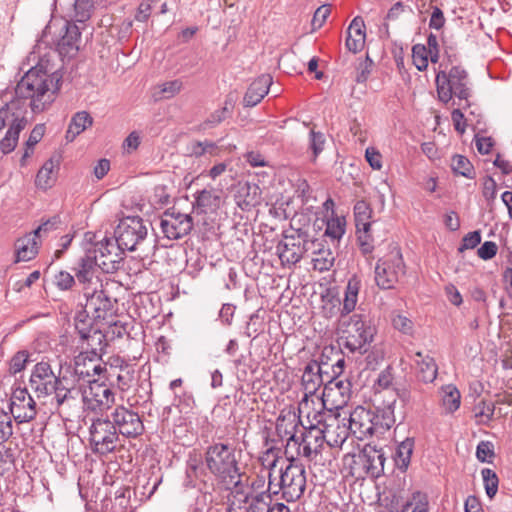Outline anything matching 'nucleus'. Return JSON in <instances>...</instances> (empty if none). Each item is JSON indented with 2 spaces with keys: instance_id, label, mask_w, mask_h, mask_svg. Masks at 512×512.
Masks as SVG:
<instances>
[{
  "instance_id": "51",
  "label": "nucleus",
  "mask_w": 512,
  "mask_h": 512,
  "mask_svg": "<svg viewBox=\"0 0 512 512\" xmlns=\"http://www.w3.org/2000/svg\"><path fill=\"white\" fill-rule=\"evenodd\" d=\"M402 512H428L427 496L421 492H415L410 501H408Z\"/></svg>"
},
{
  "instance_id": "40",
  "label": "nucleus",
  "mask_w": 512,
  "mask_h": 512,
  "mask_svg": "<svg viewBox=\"0 0 512 512\" xmlns=\"http://www.w3.org/2000/svg\"><path fill=\"white\" fill-rule=\"evenodd\" d=\"M56 168L57 165L52 159L47 160L36 175V186L43 190L52 187L56 180Z\"/></svg>"
},
{
  "instance_id": "48",
  "label": "nucleus",
  "mask_w": 512,
  "mask_h": 512,
  "mask_svg": "<svg viewBox=\"0 0 512 512\" xmlns=\"http://www.w3.org/2000/svg\"><path fill=\"white\" fill-rule=\"evenodd\" d=\"M203 474V458L200 453L193 451L188 455L186 462V476L192 481Z\"/></svg>"
},
{
  "instance_id": "7",
  "label": "nucleus",
  "mask_w": 512,
  "mask_h": 512,
  "mask_svg": "<svg viewBox=\"0 0 512 512\" xmlns=\"http://www.w3.org/2000/svg\"><path fill=\"white\" fill-rule=\"evenodd\" d=\"M53 363H56V361L44 357L31 370L29 386L38 398L52 395L53 391L57 388L56 385L62 382V361L57 363L58 372L55 371Z\"/></svg>"
},
{
  "instance_id": "10",
  "label": "nucleus",
  "mask_w": 512,
  "mask_h": 512,
  "mask_svg": "<svg viewBox=\"0 0 512 512\" xmlns=\"http://www.w3.org/2000/svg\"><path fill=\"white\" fill-rule=\"evenodd\" d=\"M89 434L93 452L100 455L113 452L119 442V434L107 415L106 418H97L92 421Z\"/></svg>"
},
{
  "instance_id": "50",
  "label": "nucleus",
  "mask_w": 512,
  "mask_h": 512,
  "mask_svg": "<svg viewBox=\"0 0 512 512\" xmlns=\"http://www.w3.org/2000/svg\"><path fill=\"white\" fill-rule=\"evenodd\" d=\"M135 380V369L133 366L122 363L119 366V373L117 375V385L122 391L128 390Z\"/></svg>"
},
{
  "instance_id": "60",
  "label": "nucleus",
  "mask_w": 512,
  "mask_h": 512,
  "mask_svg": "<svg viewBox=\"0 0 512 512\" xmlns=\"http://www.w3.org/2000/svg\"><path fill=\"white\" fill-rule=\"evenodd\" d=\"M310 149L313 152L314 159L323 151L325 145V136L322 132L310 131Z\"/></svg>"
},
{
  "instance_id": "3",
  "label": "nucleus",
  "mask_w": 512,
  "mask_h": 512,
  "mask_svg": "<svg viewBox=\"0 0 512 512\" xmlns=\"http://www.w3.org/2000/svg\"><path fill=\"white\" fill-rule=\"evenodd\" d=\"M205 463L218 480L227 485H234L232 491L243 490L240 487L241 469L234 447L225 443L210 445L205 452Z\"/></svg>"
},
{
  "instance_id": "62",
  "label": "nucleus",
  "mask_w": 512,
  "mask_h": 512,
  "mask_svg": "<svg viewBox=\"0 0 512 512\" xmlns=\"http://www.w3.org/2000/svg\"><path fill=\"white\" fill-rule=\"evenodd\" d=\"M331 13V8L329 5H322L315 11L313 18H312V28L313 31L321 28L323 24L326 22V19Z\"/></svg>"
},
{
  "instance_id": "46",
  "label": "nucleus",
  "mask_w": 512,
  "mask_h": 512,
  "mask_svg": "<svg viewBox=\"0 0 512 512\" xmlns=\"http://www.w3.org/2000/svg\"><path fill=\"white\" fill-rule=\"evenodd\" d=\"M495 404L481 400L474 407L475 418L478 424L488 425L493 419Z\"/></svg>"
},
{
  "instance_id": "28",
  "label": "nucleus",
  "mask_w": 512,
  "mask_h": 512,
  "mask_svg": "<svg viewBox=\"0 0 512 512\" xmlns=\"http://www.w3.org/2000/svg\"><path fill=\"white\" fill-rule=\"evenodd\" d=\"M76 329L78 330L81 339L85 340L87 342V346L90 348L86 352H96L98 357L101 358L105 347L107 346V341L109 340L106 333L95 328H80L78 324L76 325Z\"/></svg>"
},
{
  "instance_id": "54",
  "label": "nucleus",
  "mask_w": 512,
  "mask_h": 512,
  "mask_svg": "<svg viewBox=\"0 0 512 512\" xmlns=\"http://www.w3.org/2000/svg\"><path fill=\"white\" fill-rule=\"evenodd\" d=\"M345 233V220L343 218H331L327 221L325 235L332 240H339Z\"/></svg>"
},
{
  "instance_id": "55",
  "label": "nucleus",
  "mask_w": 512,
  "mask_h": 512,
  "mask_svg": "<svg viewBox=\"0 0 512 512\" xmlns=\"http://www.w3.org/2000/svg\"><path fill=\"white\" fill-rule=\"evenodd\" d=\"M481 474H482L486 494L489 498H493L498 491V483H499L498 477H497L496 473L489 468H484L481 471Z\"/></svg>"
},
{
  "instance_id": "47",
  "label": "nucleus",
  "mask_w": 512,
  "mask_h": 512,
  "mask_svg": "<svg viewBox=\"0 0 512 512\" xmlns=\"http://www.w3.org/2000/svg\"><path fill=\"white\" fill-rule=\"evenodd\" d=\"M45 134V125L37 124L31 131L25 143V151L21 157V164L24 165L27 158L33 153L34 147L41 141Z\"/></svg>"
},
{
  "instance_id": "4",
  "label": "nucleus",
  "mask_w": 512,
  "mask_h": 512,
  "mask_svg": "<svg viewBox=\"0 0 512 512\" xmlns=\"http://www.w3.org/2000/svg\"><path fill=\"white\" fill-rule=\"evenodd\" d=\"M340 345L351 353L364 354L373 341L375 330L361 314L341 315L337 324Z\"/></svg>"
},
{
  "instance_id": "8",
  "label": "nucleus",
  "mask_w": 512,
  "mask_h": 512,
  "mask_svg": "<svg viewBox=\"0 0 512 512\" xmlns=\"http://www.w3.org/2000/svg\"><path fill=\"white\" fill-rule=\"evenodd\" d=\"M306 417L312 418L314 425H321L325 430L327 445L330 447L340 448L351 433L345 423L347 417H341L339 412H334L332 409L313 410L310 416Z\"/></svg>"
},
{
  "instance_id": "59",
  "label": "nucleus",
  "mask_w": 512,
  "mask_h": 512,
  "mask_svg": "<svg viewBox=\"0 0 512 512\" xmlns=\"http://www.w3.org/2000/svg\"><path fill=\"white\" fill-rule=\"evenodd\" d=\"M392 324L395 329L404 334H411L413 332V322L405 315L394 314L392 316Z\"/></svg>"
},
{
  "instance_id": "26",
  "label": "nucleus",
  "mask_w": 512,
  "mask_h": 512,
  "mask_svg": "<svg viewBox=\"0 0 512 512\" xmlns=\"http://www.w3.org/2000/svg\"><path fill=\"white\" fill-rule=\"evenodd\" d=\"M310 247L313 254L312 262L315 270L328 271L333 266L335 257L329 247L318 239H312Z\"/></svg>"
},
{
  "instance_id": "43",
  "label": "nucleus",
  "mask_w": 512,
  "mask_h": 512,
  "mask_svg": "<svg viewBox=\"0 0 512 512\" xmlns=\"http://www.w3.org/2000/svg\"><path fill=\"white\" fill-rule=\"evenodd\" d=\"M371 208L369 204L363 200L358 201L354 206L355 226L356 230L371 228Z\"/></svg>"
},
{
  "instance_id": "13",
  "label": "nucleus",
  "mask_w": 512,
  "mask_h": 512,
  "mask_svg": "<svg viewBox=\"0 0 512 512\" xmlns=\"http://www.w3.org/2000/svg\"><path fill=\"white\" fill-rule=\"evenodd\" d=\"M322 367L316 361L309 362L303 371L301 377V385L304 390V395L298 403V411L300 415L310 416L313 410L315 401L314 396L317 390L323 384Z\"/></svg>"
},
{
  "instance_id": "17",
  "label": "nucleus",
  "mask_w": 512,
  "mask_h": 512,
  "mask_svg": "<svg viewBox=\"0 0 512 512\" xmlns=\"http://www.w3.org/2000/svg\"><path fill=\"white\" fill-rule=\"evenodd\" d=\"M309 427L305 429L299 439L296 435H292L289 441L299 444V453L309 461H315L317 456L321 454L324 444H327L325 430L321 425H314L312 418L308 419Z\"/></svg>"
},
{
  "instance_id": "49",
  "label": "nucleus",
  "mask_w": 512,
  "mask_h": 512,
  "mask_svg": "<svg viewBox=\"0 0 512 512\" xmlns=\"http://www.w3.org/2000/svg\"><path fill=\"white\" fill-rule=\"evenodd\" d=\"M189 151L190 155L195 158H200L205 154L214 156L218 154V146L210 140L194 141L190 144Z\"/></svg>"
},
{
  "instance_id": "29",
  "label": "nucleus",
  "mask_w": 512,
  "mask_h": 512,
  "mask_svg": "<svg viewBox=\"0 0 512 512\" xmlns=\"http://www.w3.org/2000/svg\"><path fill=\"white\" fill-rule=\"evenodd\" d=\"M235 199L242 210H250L261 203V190L257 184L245 183L238 188Z\"/></svg>"
},
{
  "instance_id": "9",
  "label": "nucleus",
  "mask_w": 512,
  "mask_h": 512,
  "mask_svg": "<svg viewBox=\"0 0 512 512\" xmlns=\"http://www.w3.org/2000/svg\"><path fill=\"white\" fill-rule=\"evenodd\" d=\"M312 239L302 228L291 227L290 234H284L283 239L276 246V253L282 265H295L311 250Z\"/></svg>"
},
{
  "instance_id": "11",
  "label": "nucleus",
  "mask_w": 512,
  "mask_h": 512,
  "mask_svg": "<svg viewBox=\"0 0 512 512\" xmlns=\"http://www.w3.org/2000/svg\"><path fill=\"white\" fill-rule=\"evenodd\" d=\"M148 229L139 216H128L120 220L114 231L115 241L124 250L134 251L147 237Z\"/></svg>"
},
{
  "instance_id": "18",
  "label": "nucleus",
  "mask_w": 512,
  "mask_h": 512,
  "mask_svg": "<svg viewBox=\"0 0 512 512\" xmlns=\"http://www.w3.org/2000/svg\"><path fill=\"white\" fill-rule=\"evenodd\" d=\"M88 385L81 390V395L87 409L104 411L112 408L115 403V393L105 383L98 380H87Z\"/></svg>"
},
{
  "instance_id": "30",
  "label": "nucleus",
  "mask_w": 512,
  "mask_h": 512,
  "mask_svg": "<svg viewBox=\"0 0 512 512\" xmlns=\"http://www.w3.org/2000/svg\"><path fill=\"white\" fill-rule=\"evenodd\" d=\"M11 116L13 117L12 123L5 137L0 141V148L4 154H8L15 149L19 134L27 124V120L24 116H15L14 113H12Z\"/></svg>"
},
{
  "instance_id": "20",
  "label": "nucleus",
  "mask_w": 512,
  "mask_h": 512,
  "mask_svg": "<svg viewBox=\"0 0 512 512\" xmlns=\"http://www.w3.org/2000/svg\"><path fill=\"white\" fill-rule=\"evenodd\" d=\"M10 415L17 423L32 421L37 414L36 403L26 388L17 387L13 390L10 404Z\"/></svg>"
},
{
  "instance_id": "39",
  "label": "nucleus",
  "mask_w": 512,
  "mask_h": 512,
  "mask_svg": "<svg viewBox=\"0 0 512 512\" xmlns=\"http://www.w3.org/2000/svg\"><path fill=\"white\" fill-rule=\"evenodd\" d=\"M343 466L356 479H365L367 477L361 450L358 453L346 454L343 458Z\"/></svg>"
},
{
  "instance_id": "12",
  "label": "nucleus",
  "mask_w": 512,
  "mask_h": 512,
  "mask_svg": "<svg viewBox=\"0 0 512 512\" xmlns=\"http://www.w3.org/2000/svg\"><path fill=\"white\" fill-rule=\"evenodd\" d=\"M405 274V264L399 250L379 259L375 267V281L381 289H392Z\"/></svg>"
},
{
  "instance_id": "5",
  "label": "nucleus",
  "mask_w": 512,
  "mask_h": 512,
  "mask_svg": "<svg viewBox=\"0 0 512 512\" xmlns=\"http://www.w3.org/2000/svg\"><path fill=\"white\" fill-rule=\"evenodd\" d=\"M347 420L351 434L359 440L374 434H382L394 423L392 417L384 411L379 414L362 406H357L350 412Z\"/></svg>"
},
{
  "instance_id": "61",
  "label": "nucleus",
  "mask_w": 512,
  "mask_h": 512,
  "mask_svg": "<svg viewBox=\"0 0 512 512\" xmlns=\"http://www.w3.org/2000/svg\"><path fill=\"white\" fill-rule=\"evenodd\" d=\"M182 81L179 79H175L172 81L164 82L159 86L160 92L163 94V98L169 99L178 94L182 89Z\"/></svg>"
},
{
  "instance_id": "14",
  "label": "nucleus",
  "mask_w": 512,
  "mask_h": 512,
  "mask_svg": "<svg viewBox=\"0 0 512 512\" xmlns=\"http://www.w3.org/2000/svg\"><path fill=\"white\" fill-rule=\"evenodd\" d=\"M119 435L125 438H137L144 432V424L138 412L125 407L116 406L107 414Z\"/></svg>"
},
{
  "instance_id": "36",
  "label": "nucleus",
  "mask_w": 512,
  "mask_h": 512,
  "mask_svg": "<svg viewBox=\"0 0 512 512\" xmlns=\"http://www.w3.org/2000/svg\"><path fill=\"white\" fill-rule=\"evenodd\" d=\"M259 461L263 467L261 472H267L268 481H270V475H277V471L282 463L286 465L287 459L283 460L279 456V450L275 448H269L259 457Z\"/></svg>"
},
{
  "instance_id": "53",
  "label": "nucleus",
  "mask_w": 512,
  "mask_h": 512,
  "mask_svg": "<svg viewBox=\"0 0 512 512\" xmlns=\"http://www.w3.org/2000/svg\"><path fill=\"white\" fill-rule=\"evenodd\" d=\"M357 231V241L361 252L364 255L371 254L375 247V240L371 233V228L360 229Z\"/></svg>"
},
{
  "instance_id": "33",
  "label": "nucleus",
  "mask_w": 512,
  "mask_h": 512,
  "mask_svg": "<svg viewBox=\"0 0 512 512\" xmlns=\"http://www.w3.org/2000/svg\"><path fill=\"white\" fill-rule=\"evenodd\" d=\"M361 289V280L358 276L353 275L349 280L345 288L344 299L341 309V315H348L354 311L357 301L358 294Z\"/></svg>"
},
{
  "instance_id": "64",
  "label": "nucleus",
  "mask_w": 512,
  "mask_h": 512,
  "mask_svg": "<svg viewBox=\"0 0 512 512\" xmlns=\"http://www.w3.org/2000/svg\"><path fill=\"white\" fill-rule=\"evenodd\" d=\"M295 193L301 199L303 204L308 203L311 198L312 190L306 179L299 178L295 184Z\"/></svg>"
},
{
  "instance_id": "58",
  "label": "nucleus",
  "mask_w": 512,
  "mask_h": 512,
  "mask_svg": "<svg viewBox=\"0 0 512 512\" xmlns=\"http://www.w3.org/2000/svg\"><path fill=\"white\" fill-rule=\"evenodd\" d=\"M29 359V354L26 351L17 352L10 360L9 372L13 375L25 369Z\"/></svg>"
},
{
  "instance_id": "44",
  "label": "nucleus",
  "mask_w": 512,
  "mask_h": 512,
  "mask_svg": "<svg viewBox=\"0 0 512 512\" xmlns=\"http://www.w3.org/2000/svg\"><path fill=\"white\" fill-rule=\"evenodd\" d=\"M451 168L457 175H461L468 179L475 177L474 167L469 159L463 155H454L451 160Z\"/></svg>"
},
{
  "instance_id": "63",
  "label": "nucleus",
  "mask_w": 512,
  "mask_h": 512,
  "mask_svg": "<svg viewBox=\"0 0 512 512\" xmlns=\"http://www.w3.org/2000/svg\"><path fill=\"white\" fill-rule=\"evenodd\" d=\"M129 324L123 323L121 321H115L110 324L106 330V335L109 340H114L116 338H122L124 335L128 334Z\"/></svg>"
},
{
  "instance_id": "35",
  "label": "nucleus",
  "mask_w": 512,
  "mask_h": 512,
  "mask_svg": "<svg viewBox=\"0 0 512 512\" xmlns=\"http://www.w3.org/2000/svg\"><path fill=\"white\" fill-rule=\"evenodd\" d=\"M65 34L62 36L58 43V48L61 54L69 55L78 51V41L80 39V32L76 25L66 23L64 25Z\"/></svg>"
},
{
  "instance_id": "25",
  "label": "nucleus",
  "mask_w": 512,
  "mask_h": 512,
  "mask_svg": "<svg viewBox=\"0 0 512 512\" xmlns=\"http://www.w3.org/2000/svg\"><path fill=\"white\" fill-rule=\"evenodd\" d=\"M273 79L270 74H262L256 78L248 87L243 103L246 107L256 106L269 92Z\"/></svg>"
},
{
  "instance_id": "19",
  "label": "nucleus",
  "mask_w": 512,
  "mask_h": 512,
  "mask_svg": "<svg viewBox=\"0 0 512 512\" xmlns=\"http://www.w3.org/2000/svg\"><path fill=\"white\" fill-rule=\"evenodd\" d=\"M160 228L166 238L178 240L191 232L193 220L188 214L169 209L160 218Z\"/></svg>"
},
{
  "instance_id": "37",
  "label": "nucleus",
  "mask_w": 512,
  "mask_h": 512,
  "mask_svg": "<svg viewBox=\"0 0 512 512\" xmlns=\"http://www.w3.org/2000/svg\"><path fill=\"white\" fill-rule=\"evenodd\" d=\"M92 124L93 118L88 112H77L71 119L68 130L66 132V139L73 141L86 128L92 126Z\"/></svg>"
},
{
  "instance_id": "38",
  "label": "nucleus",
  "mask_w": 512,
  "mask_h": 512,
  "mask_svg": "<svg viewBox=\"0 0 512 512\" xmlns=\"http://www.w3.org/2000/svg\"><path fill=\"white\" fill-rule=\"evenodd\" d=\"M61 383L56 385L55 391H53L54 399L58 407L68 404L75 400L81 389H76L73 385L69 384V381L65 375L61 378Z\"/></svg>"
},
{
  "instance_id": "21",
  "label": "nucleus",
  "mask_w": 512,
  "mask_h": 512,
  "mask_svg": "<svg viewBox=\"0 0 512 512\" xmlns=\"http://www.w3.org/2000/svg\"><path fill=\"white\" fill-rule=\"evenodd\" d=\"M74 374L83 380L94 379L106 371L105 365H102L101 358L96 352H81L75 357Z\"/></svg>"
},
{
  "instance_id": "27",
  "label": "nucleus",
  "mask_w": 512,
  "mask_h": 512,
  "mask_svg": "<svg viewBox=\"0 0 512 512\" xmlns=\"http://www.w3.org/2000/svg\"><path fill=\"white\" fill-rule=\"evenodd\" d=\"M365 23L362 17L356 16L347 30L346 47L353 53L360 52L365 44Z\"/></svg>"
},
{
  "instance_id": "15",
  "label": "nucleus",
  "mask_w": 512,
  "mask_h": 512,
  "mask_svg": "<svg viewBox=\"0 0 512 512\" xmlns=\"http://www.w3.org/2000/svg\"><path fill=\"white\" fill-rule=\"evenodd\" d=\"M87 247L98 255V267L104 273H114L120 269L125 250L114 239L104 238Z\"/></svg>"
},
{
  "instance_id": "41",
  "label": "nucleus",
  "mask_w": 512,
  "mask_h": 512,
  "mask_svg": "<svg viewBox=\"0 0 512 512\" xmlns=\"http://www.w3.org/2000/svg\"><path fill=\"white\" fill-rule=\"evenodd\" d=\"M461 395L456 386L449 384L441 388V404L446 413H453L460 407Z\"/></svg>"
},
{
  "instance_id": "31",
  "label": "nucleus",
  "mask_w": 512,
  "mask_h": 512,
  "mask_svg": "<svg viewBox=\"0 0 512 512\" xmlns=\"http://www.w3.org/2000/svg\"><path fill=\"white\" fill-rule=\"evenodd\" d=\"M40 247V242L31 233L27 234L15 242L16 262L30 261L36 257Z\"/></svg>"
},
{
  "instance_id": "2",
  "label": "nucleus",
  "mask_w": 512,
  "mask_h": 512,
  "mask_svg": "<svg viewBox=\"0 0 512 512\" xmlns=\"http://www.w3.org/2000/svg\"><path fill=\"white\" fill-rule=\"evenodd\" d=\"M307 485L306 468L304 464L294 457L287 458V463L281 464L277 475H270V481L267 483V494L278 496L286 502H295L299 500Z\"/></svg>"
},
{
  "instance_id": "45",
  "label": "nucleus",
  "mask_w": 512,
  "mask_h": 512,
  "mask_svg": "<svg viewBox=\"0 0 512 512\" xmlns=\"http://www.w3.org/2000/svg\"><path fill=\"white\" fill-rule=\"evenodd\" d=\"M233 108V99L230 97H227L224 106L220 109L215 110L213 113H211L206 121L204 122V125L206 127H214L220 124L222 121H224L226 118H228L231 115Z\"/></svg>"
},
{
  "instance_id": "52",
  "label": "nucleus",
  "mask_w": 512,
  "mask_h": 512,
  "mask_svg": "<svg viewBox=\"0 0 512 512\" xmlns=\"http://www.w3.org/2000/svg\"><path fill=\"white\" fill-rule=\"evenodd\" d=\"M412 60L413 64L419 71H425L428 67V52L423 44H415L412 47Z\"/></svg>"
},
{
  "instance_id": "6",
  "label": "nucleus",
  "mask_w": 512,
  "mask_h": 512,
  "mask_svg": "<svg viewBox=\"0 0 512 512\" xmlns=\"http://www.w3.org/2000/svg\"><path fill=\"white\" fill-rule=\"evenodd\" d=\"M439 100L448 103L453 96L468 101L471 95L468 73L461 66H453L448 73L439 71L435 78Z\"/></svg>"
},
{
  "instance_id": "32",
  "label": "nucleus",
  "mask_w": 512,
  "mask_h": 512,
  "mask_svg": "<svg viewBox=\"0 0 512 512\" xmlns=\"http://www.w3.org/2000/svg\"><path fill=\"white\" fill-rule=\"evenodd\" d=\"M415 357L418 380L426 384L432 383L438 374V367L434 358L423 355L420 351L415 353Z\"/></svg>"
},
{
  "instance_id": "1",
  "label": "nucleus",
  "mask_w": 512,
  "mask_h": 512,
  "mask_svg": "<svg viewBox=\"0 0 512 512\" xmlns=\"http://www.w3.org/2000/svg\"><path fill=\"white\" fill-rule=\"evenodd\" d=\"M60 88V77L56 73H47L42 67H33L25 73L15 88V95L29 99L34 113L46 110L55 100Z\"/></svg>"
},
{
  "instance_id": "42",
  "label": "nucleus",
  "mask_w": 512,
  "mask_h": 512,
  "mask_svg": "<svg viewBox=\"0 0 512 512\" xmlns=\"http://www.w3.org/2000/svg\"><path fill=\"white\" fill-rule=\"evenodd\" d=\"M413 449L414 440L411 438H406L397 446L394 461L396 466L401 471H405L408 468L413 453Z\"/></svg>"
},
{
  "instance_id": "16",
  "label": "nucleus",
  "mask_w": 512,
  "mask_h": 512,
  "mask_svg": "<svg viewBox=\"0 0 512 512\" xmlns=\"http://www.w3.org/2000/svg\"><path fill=\"white\" fill-rule=\"evenodd\" d=\"M351 383L348 380L333 377L323 388L321 398L316 397L320 409H334L338 412L350 399Z\"/></svg>"
},
{
  "instance_id": "57",
  "label": "nucleus",
  "mask_w": 512,
  "mask_h": 512,
  "mask_svg": "<svg viewBox=\"0 0 512 512\" xmlns=\"http://www.w3.org/2000/svg\"><path fill=\"white\" fill-rule=\"evenodd\" d=\"M55 286L62 291L70 290L76 283V277L71 273L61 270L54 275Z\"/></svg>"
},
{
  "instance_id": "34",
  "label": "nucleus",
  "mask_w": 512,
  "mask_h": 512,
  "mask_svg": "<svg viewBox=\"0 0 512 512\" xmlns=\"http://www.w3.org/2000/svg\"><path fill=\"white\" fill-rule=\"evenodd\" d=\"M220 204V197L212 190H202L197 193L193 209L199 214L214 212Z\"/></svg>"
},
{
  "instance_id": "23",
  "label": "nucleus",
  "mask_w": 512,
  "mask_h": 512,
  "mask_svg": "<svg viewBox=\"0 0 512 512\" xmlns=\"http://www.w3.org/2000/svg\"><path fill=\"white\" fill-rule=\"evenodd\" d=\"M98 267V255L93 254L92 249L85 247V254L82 256L77 266L74 268L75 277L83 288H90L93 285L96 268Z\"/></svg>"
},
{
  "instance_id": "56",
  "label": "nucleus",
  "mask_w": 512,
  "mask_h": 512,
  "mask_svg": "<svg viewBox=\"0 0 512 512\" xmlns=\"http://www.w3.org/2000/svg\"><path fill=\"white\" fill-rule=\"evenodd\" d=\"M13 435V422L11 415L3 410L0 411V445L8 441Z\"/></svg>"
},
{
  "instance_id": "22",
  "label": "nucleus",
  "mask_w": 512,
  "mask_h": 512,
  "mask_svg": "<svg viewBox=\"0 0 512 512\" xmlns=\"http://www.w3.org/2000/svg\"><path fill=\"white\" fill-rule=\"evenodd\" d=\"M90 288H83L84 295L86 297L85 309L88 313H92L95 319H104L108 312L113 309L111 298L103 291Z\"/></svg>"
},
{
  "instance_id": "24",
  "label": "nucleus",
  "mask_w": 512,
  "mask_h": 512,
  "mask_svg": "<svg viewBox=\"0 0 512 512\" xmlns=\"http://www.w3.org/2000/svg\"><path fill=\"white\" fill-rule=\"evenodd\" d=\"M361 453L364 460L365 471L367 477L378 478L384 471V463L386 460L385 452L382 448H377L371 444H366Z\"/></svg>"
}]
</instances>
